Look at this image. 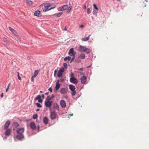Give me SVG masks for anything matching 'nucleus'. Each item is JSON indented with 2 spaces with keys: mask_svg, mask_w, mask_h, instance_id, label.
<instances>
[{
  "mask_svg": "<svg viewBox=\"0 0 149 149\" xmlns=\"http://www.w3.org/2000/svg\"><path fill=\"white\" fill-rule=\"evenodd\" d=\"M52 6V5L50 3H47L45 4L44 5V7L45 8V9H44L43 10V12H45L49 10L52 9H53L56 8V6H54L53 7H51L49 8Z\"/></svg>",
  "mask_w": 149,
  "mask_h": 149,
  "instance_id": "1",
  "label": "nucleus"
},
{
  "mask_svg": "<svg viewBox=\"0 0 149 149\" xmlns=\"http://www.w3.org/2000/svg\"><path fill=\"white\" fill-rule=\"evenodd\" d=\"M70 81L73 84H77L78 83V80L74 77V74L71 73L70 75Z\"/></svg>",
  "mask_w": 149,
  "mask_h": 149,
  "instance_id": "2",
  "label": "nucleus"
},
{
  "mask_svg": "<svg viewBox=\"0 0 149 149\" xmlns=\"http://www.w3.org/2000/svg\"><path fill=\"white\" fill-rule=\"evenodd\" d=\"M69 88L70 90L72 91L71 95L72 96H74L76 95V92L75 91L76 88L74 85L70 84L69 85Z\"/></svg>",
  "mask_w": 149,
  "mask_h": 149,
  "instance_id": "3",
  "label": "nucleus"
},
{
  "mask_svg": "<svg viewBox=\"0 0 149 149\" xmlns=\"http://www.w3.org/2000/svg\"><path fill=\"white\" fill-rule=\"evenodd\" d=\"M68 91V88H62L60 91V93L62 94H66Z\"/></svg>",
  "mask_w": 149,
  "mask_h": 149,
  "instance_id": "4",
  "label": "nucleus"
},
{
  "mask_svg": "<svg viewBox=\"0 0 149 149\" xmlns=\"http://www.w3.org/2000/svg\"><path fill=\"white\" fill-rule=\"evenodd\" d=\"M56 113L55 111H52L51 112L50 115V118L52 120L55 119L56 118Z\"/></svg>",
  "mask_w": 149,
  "mask_h": 149,
  "instance_id": "5",
  "label": "nucleus"
},
{
  "mask_svg": "<svg viewBox=\"0 0 149 149\" xmlns=\"http://www.w3.org/2000/svg\"><path fill=\"white\" fill-rule=\"evenodd\" d=\"M64 71V68H62L61 69L59 70L58 72L57 76L58 77H61L63 74V72Z\"/></svg>",
  "mask_w": 149,
  "mask_h": 149,
  "instance_id": "6",
  "label": "nucleus"
},
{
  "mask_svg": "<svg viewBox=\"0 0 149 149\" xmlns=\"http://www.w3.org/2000/svg\"><path fill=\"white\" fill-rule=\"evenodd\" d=\"M68 54L70 56H75V52H74L73 48H72L70 50Z\"/></svg>",
  "mask_w": 149,
  "mask_h": 149,
  "instance_id": "7",
  "label": "nucleus"
},
{
  "mask_svg": "<svg viewBox=\"0 0 149 149\" xmlns=\"http://www.w3.org/2000/svg\"><path fill=\"white\" fill-rule=\"evenodd\" d=\"M81 83L83 84H86L87 81V77L85 76L81 77Z\"/></svg>",
  "mask_w": 149,
  "mask_h": 149,
  "instance_id": "8",
  "label": "nucleus"
},
{
  "mask_svg": "<svg viewBox=\"0 0 149 149\" xmlns=\"http://www.w3.org/2000/svg\"><path fill=\"white\" fill-rule=\"evenodd\" d=\"M24 132V129L23 128H18L17 130V134H23V133Z\"/></svg>",
  "mask_w": 149,
  "mask_h": 149,
  "instance_id": "9",
  "label": "nucleus"
},
{
  "mask_svg": "<svg viewBox=\"0 0 149 149\" xmlns=\"http://www.w3.org/2000/svg\"><path fill=\"white\" fill-rule=\"evenodd\" d=\"M52 103V101H45V104L47 107H50Z\"/></svg>",
  "mask_w": 149,
  "mask_h": 149,
  "instance_id": "10",
  "label": "nucleus"
},
{
  "mask_svg": "<svg viewBox=\"0 0 149 149\" xmlns=\"http://www.w3.org/2000/svg\"><path fill=\"white\" fill-rule=\"evenodd\" d=\"M17 139L19 140H21L24 138L23 134H18L16 136Z\"/></svg>",
  "mask_w": 149,
  "mask_h": 149,
  "instance_id": "11",
  "label": "nucleus"
},
{
  "mask_svg": "<svg viewBox=\"0 0 149 149\" xmlns=\"http://www.w3.org/2000/svg\"><path fill=\"white\" fill-rule=\"evenodd\" d=\"M10 122L9 120H7L5 124L4 128L7 129L8 128L9 125L10 124Z\"/></svg>",
  "mask_w": 149,
  "mask_h": 149,
  "instance_id": "12",
  "label": "nucleus"
},
{
  "mask_svg": "<svg viewBox=\"0 0 149 149\" xmlns=\"http://www.w3.org/2000/svg\"><path fill=\"white\" fill-rule=\"evenodd\" d=\"M2 40L5 43L6 45H9V42L6 38L5 37L3 38L2 39Z\"/></svg>",
  "mask_w": 149,
  "mask_h": 149,
  "instance_id": "13",
  "label": "nucleus"
},
{
  "mask_svg": "<svg viewBox=\"0 0 149 149\" xmlns=\"http://www.w3.org/2000/svg\"><path fill=\"white\" fill-rule=\"evenodd\" d=\"M60 104L63 108H65L66 106V103L65 101L63 100H61L60 101Z\"/></svg>",
  "mask_w": 149,
  "mask_h": 149,
  "instance_id": "14",
  "label": "nucleus"
},
{
  "mask_svg": "<svg viewBox=\"0 0 149 149\" xmlns=\"http://www.w3.org/2000/svg\"><path fill=\"white\" fill-rule=\"evenodd\" d=\"M30 126L31 128L33 130H34L36 128L35 124L33 122H31L30 124Z\"/></svg>",
  "mask_w": 149,
  "mask_h": 149,
  "instance_id": "15",
  "label": "nucleus"
},
{
  "mask_svg": "<svg viewBox=\"0 0 149 149\" xmlns=\"http://www.w3.org/2000/svg\"><path fill=\"white\" fill-rule=\"evenodd\" d=\"M38 100V102L39 103H42V100L41 99V96L40 95H38L35 99V100Z\"/></svg>",
  "mask_w": 149,
  "mask_h": 149,
  "instance_id": "16",
  "label": "nucleus"
},
{
  "mask_svg": "<svg viewBox=\"0 0 149 149\" xmlns=\"http://www.w3.org/2000/svg\"><path fill=\"white\" fill-rule=\"evenodd\" d=\"M86 47L83 46H79V51L81 52H85Z\"/></svg>",
  "mask_w": 149,
  "mask_h": 149,
  "instance_id": "17",
  "label": "nucleus"
},
{
  "mask_svg": "<svg viewBox=\"0 0 149 149\" xmlns=\"http://www.w3.org/2000/svg\"><path fill=\"white\" fill-rule=\"evenodd\" d=\"M60 86V85L59 83V81L58 80L56 83V86L55 87L56 91H58L59 89Z\"/></svg>",
  "mask_w": 149,
  "mask_h": 149,
  "instance_id": "18",
  "label": "nucleus"
},
{
  "mask_svg": "<svg viewBox=\"0 0 149 149\" xmlns=\"http://www.w3.org/2000/svg\"><path fill=\"white\" fill-rule=\"evenodd\" d=\"M11 130L10 129H8L5 132V134L6 136H9L10 134Z\"/></svg>",
  "mask_w": 149,
  "mask_h": 149,
  "instance_id": "19",
  "label": "nucleus"
},
{
  "mask_svg": "<svg viewBox=\"0 0 149 149\" xmlns=\"http://www.w3.org/2000/svg\"><path fill=\"white\" fill-rule=\"evenodd\" d=\"M26 3L27 5L30 6L33 4V2L30 0H26Z\"/></svg>",
  "mask_w": 149,
  "mask_h": 149,
  "instance_id": "20",
  "label": "nucleus"
},
{
  "mask_svg": "<svg viewBox=\"0 0 149 149\" xmlns=\"http://www.w3.org/2000/svg\"><path fill=\"white\" fill-rule=\"evenodd\" d=\"M63 13H55L54 15V16L55 17H59L61 16L63 14Z\"/></svg>",
  "mask_w": 149,
  "mask_h": 149,
  "instance_id": "21",
  "label": "nucleus"
},
{
  "mask_svg": "<svg viewBox=\"0 0 149 149\" xmlns=\"http://www.w3.org/2000/svg\"><path fill=\"white\" fill-rule=\"evenodd\" d=\"M43 122L45 124H47L48 122V118L46 117L44 118L43 120Z\"/></svg>",
  "mask_w": 149,
  "mask_h": 149,
  "instance_id": "22",
  "label": "nucleus"
},
{
  "mask_svg": "<svg viewBox=\"0 0 149 149\" xmlns=\"http://www.w3.org/2000/svg\"><path fill=\"white\" fill-rule=\"evenodd\" d=\"M85 57V55L84 54H81L80 55L79 57L81 59H84Z\"/></svg>",
  "mask_w": 149,
  "mask_h": 149,
  "instance_id": "23",
  "label": "nucleus"
},
{
  "mask_svg": "<svg viewBox=\"0 0 149 149\" xmlns=\"http://www.w3.org/2000/svg\"><path fill=\"white\" fill-rule=\"evenodd\" d=\"M63 9L64 11L66 10L68 8V6L67 5H65L62 6Z\"/></svg>",
  "mask_w": 149,
  "mask_h": 149,
  "instance_id": "24",
  "label": "nucleus"
},
{
  "mask_svg": "<svg viewBox=\"0 0 149 149\" xmlns=\"http://www.w3.org/2000/svg\"><path fill=\"white\" fill-rule=\"evenodd\" d=\"M71 59V58L69 56H68L65 57L64 60L65 61H66L67 60H68V61H70Z\"/></svg>",
  "mask_w": 149,
  "mask_h": 149,
  "instance_id": "25",
  "label": "nucleus"
},
{
  "mask_svg": "<svg viewBox=\"0 0 149 149\" xmlns=\"http://www.w3.org/2000/svg\"><path fill=\"white\" fill-rule=\"evenodd\" d=\"M90 35H89V36L88 37H86L85 38H82V40L83 41H86V40H88L89 39V37H90Z\"/></svg>",
  "mask_w": 149,
  "mask_h": 149,
  "instance_id": "26",
  "label": "nucleus"
},
{
  "mask_svg": "<svg viewBox=\"0 0 149 149\" xmlns=\"http://www.w3.org/2000/svg\"><path fill=\"white\" fill-rule=\"evenodd\" d=\"M13 125L15 127H17L19 126V124L17 122H14L13 123Z\"/></svg>",
  "mask_w": 149,
  "mask_h": 149,
  "instance_id": "27",
  "label": "nucleus"
},
{
  "mask_svg": "<svg viewBox=\"0 0 149 149\" xmlns=\"http://www.w3.org/2000/svg\"><path fill=\"white\" fill-rule=\"evenodd\" d=\"M52 99V98L49 96H47L45 101H50V100Z\"/></svg>",
  "mask_w": 149,
  "mask_h": 149,
  "instance_id": "28",
  "label": "nucleus"
},
{
  "mask_svg": "<svg viewBox=\"0 0 149 149\" xmlns=\"http://www.w3.org/2000/svg\"><path fill=\"white\" fill-rule=\"evenodd\" d=\"M40 13V11L39 10H37L35 12L34 14V15L36 16H38L39 15Z\"/></svg>",
  "mask_w": 149,
  "mask_h": 149,
  "instance_id": "29",
  "label": "nucleus"
},
{
  "mask_svg": "<svg viewBox=\"0 0 149 149\" xmlns=\"http://www.w3.org/2000/svg\"><path fill=\"white\" fill-rule=\"evenodd\" d=\"M38 72L37 70H36L34 72V75H33V76L34 77H36V76L38 75Z\"/></svg>",
  "mask_w": 149,
  "mask_h": 149,
  "instance_id": "30",
  "label": "nucleus"
},
{
  "mask_svg": "<svg viewBox=\"0 0 149 149\" xmlns=\"http://www.w3.org/2000/svg\"><path fill=\"white\" fill-rule=\"evenodd\" d=\"M90 51L91 50L90 49L86 48L85 52H86L87 53H89L90 52Z\"/></svg>",
  "mask_w": 149,
  "mask_h": 149,
  "instance_id": "31",
  "label": "nucleus"
},
{
  "mask_svg": "<svg viewBox=\"0 0 149 149\" xmlns=\"http://www.w3.org/2000/svg\"><path fill=\"white\" fill-rule=\"evenodd\" d=\"M12 33L15 36H17V33L16 31L14 30V31H13L12 32Z\"/></svg>",
  "mask_w": 149,
  "mask_h": 149,
  "instance_id": "32",
  "label": "nucleus"
},
{
  "mask_svg": "<svg viewBox=\"0 0 149 149\" xmlns=\"http://www.w3.org/2000/svg\"><path fill=\"white\" fill-rule=\"evenodd\" d=\"M58 10L59 11H64L62 6L58 8Z\"/></svg>",
  "mask_w": 149,
  "mask_h": 149,
  "instance_id": "33",
  "label": "nucleus"
},
{
  "mask_svg": "<svg viewBox=\"0 0 149 149\" xmlns=\"http://www.w3.org/2000/svg\"><path fill=\"white\" fill-rule=\"evenodd\" d=\"M93 7H94V9H95V10H98V8L97 7L96 5L95 4H93Z\"/></svg>",
  "mask_w": 149,
  "mask_h": 149,
  "instance_id": "34",
  "label": "nucleus"
},
{
  "mask_svg": "<svg viewBox=\"0 0 149 149\" xmlns=\"http://www.w3.org/2000/svg\"><path fill=\"white\" fill-rule=\"evenodd\" d=\"M72 8V7L71 6H70L68 8V9L67 10V12L68 13H69L70 11L71 10Z\"/></svg>",
  "mask_w": 149,
  "mask_h": 149,
  "instance_id": "35",
  "label": "nucleus"
},
{
  "mask_svg": "<svg viewBox=\"0 0 149 149\" xmlns=\"http://www.w3.org/2000/svg\"><path fill=\"white\" fill-rule=\"evenodd\" d=\"M38 117V115L37 114H35L33 115V118L34 119H36Z\"/></svg>",
  "mask_w": 149,
  "mask_h": 149,
  "instance_id": "36",
  "label": "nucleus"
},
{
  "mask_svg": "<svg viewBox=\"0 0 149 149\" xmlns=\"http://www.w3.org/2000/svg\"><path fill=\"white\" fill-rule=\"evenodd\" d=\"M87 12L88 14H89L91 13L90 9L89 8L87 9Z\"/></svg>",
  "mask_w": 149,
  "mask_h": 149,
  "instance_id": "37",
  "label": "nucleus"
},
{
  "mask_svg": "<svg viewBox=\"0 0 149 149\" xmlns=\"http://www.w3.org/2000/svg\"><path fill=\"white\" fill-rule=\"evenodd\" d=\"M36 105L38 107H42V106L41 105H40V104L39 103H36Z\"/></svg>",
  "mask_w": 149,
  "mask_h": 149,
  "instance_id": "38",
  "label": "nucleus"
},
{
  "mask_svg": "<svg viewBox=\"0 0 149 149\" xmlns=\"http://www.w3.org/2000/svg\"><path fill=\"white\" fill-rule=\"evenodd\" d=\"M9 29L12 32L14 30L13 29H12L9 26L8 27Z\"/></svg>",
  "mask_w": 149,
  "mask_h": 149,
  "instance_id": "39",
  "label": "nucleus"
},
{
  "mask_svg": "<svg viewBox=\"0 0 149 149\" xmlns=\"http://www.w3.org/2000/svg\"><path fill=\"white\" fill-rule=\"evenodd\" d=\"M63 66H64V67L65 68H67V67L68 65H67V63H63Z\"/></svg>",
  "mask_w": 149,
  "mask_h": 149,
  "instance_id": "40",
  "label": "nucleus"
},
{
  "mask_svg": "<svg viewBox=\"0 0 149 149\" xmlns=\"http://www.w3.org/2000/svg\"><path fill=\"white\" fill-rule=\"evenodd\" d=\"M17 77L18 79L19 80L21 81L22 80V79L21 77L19 76V75H17Z\"/></svg>",
  "mask_w": 149,
  "mask_h": 149,
  "instance_id": "41",
  "label": "nucleus"
},
{
  "mask_svg": "<svg viewBox=\"0 0 149 149\" xmlns=\"http://www.w3.org/2000/svg\"><path fill=\"white\" fill-rule=\"evenodd\" d=\"M34 77L33 76L31 78V81L32 82H33L34 81L33 78H34Z\"/></svg>",
  "mask_w": 149,
  "mask_h": 149,
  "instance_id": "42",
  "label": "nucleus"
},
{
  "mask_svg": "<svg viewBox=\"0 0 149 149\" xmlns=\"http://www.w3.org/2000/svg\"><path fill=\"white\" fill-rule=\"evenodd\" d=\"M57 70H56L55 71H54V76H56V73H57Z\"/></svg>",
  "mask_w": 149,
  "mask_h": 149,
  "instance_id": "43",
  "label": "nucleus"
},
{
  "mask_svg": "<svg viewBox=\"0 0 149 149\" xmlns=\"http://www.w3.org/2000/svg\"><path fill=\"white\" fill-rule=\"evenodd\" d=\"M17 36V38L18 39L19 41H21V38L19 36Z\"/></svg>",
  "mask_w": 149,
  "mask_h": 149,
  "instance_id": "44",
  "label": "nucleus"
},
{
  "mask_svg": "<svg viewBox=\"0 0 149 149\" xmlns=\"http://www.w3.org/2000/svg\"><path fill=\"white\" fill-rule=\"evenodd\" d=\"M49 91L51 92H52V90L51 88H50L49 89Z\"/></svg>",
  "mask_w": 149,
  "mask_h": 149,
  "instance_id": "45",
  "label": "nucleus"
},
{
  "mask_svg": "<svg viewBox=\"0 0 149 149\" xmlns=\"http://www.w3.org/2000/svg\"><path fill=\"white\" fill-rule=\"evenodd\" d=\"M84 27V25L83 24H81L79 26L80 28H83Z\"/></svg>",
  "mask_w": 149,
  "mask_h": 149,
  "instance_id": "46",
  "label": "nucleus"
},
{
  "mask_svg": "<svg viewBox=\"0 0 149 149\" xmlns=\"http://www.w3.org/2000/svg\"><path fill=\"white\" fill-rule=\"evenodd\" d=\"M3 93H2L1 95V98H2L3 97Z\"/></svg>",
  "mask_w": 149,
  "mask_h": 149,
  "instance_id": "47",
  "label": "nucleus"
},
{
  "mask_svg": "<svg viewBox=\"0 0 149 149\" xmlns=\"http://www.w3.org/2000/svg\"><path fill=\"white\" fill-rule=\"evenodd\" d=\"M83 68H80L78 70H79L80 71H82L83 70Z\"/></svg>",
  "mask_w": 149,
  "mask_h": 149,
  "instance_id": "48",
  "label": "nucleus"
},
{
  "mask_svg": "<svg viewBox=\"0 0 149 149\" xmlns=\"http://www.w3.org/2000/svg\"><path fill=\"white\" fill-rule=\"evenodd\" d=\"M51 97V98H52H52H54V95H53V94L52 95V97Z\"/></svg>",
  "mask_w": 149,
  "mask_h": 149,
  "instance_id": "49",
  "label": "nucleus"
},
{
  "mask_svg": "<svg viewBox=\"0 0 149 149\" xmlns=\"http://www.w3.org/2000/svg\"><path fill=\"white\" fill-rule=\"evenodd\" d=\"M73 58H72V59H71V62L74 59V56H73Z\"/></svg>",
  "mask_w": 149,
  "mask_h": 149,
  "instance_id": "50",
  "label": "nucleus"
},
{
  "mask_svg": "<svg viewBox=\"0 0 149 149\" xmlns=\"http://www.w3.org/2000/svg\"><path fill=\"white\" fill-rule=\"evenodd\" d=\"M63 30H64V31H66L67 30V29L66 28V26H65V28H64V29Z\"/></svg>",
  "mask_w": 149,
  "mask_h": 149,
  "instance_id": "51",
  "label": "nucleus"
},
{
  "mask_svg": "<svg viewBox=\"0 0 149 149\" xmlns=\"http://www.w3.org/2000/svg\"><path fill=\"white\" fill-rule=\"evenodd\" d=\"M10 83L8 85V86H7V88H9L10 86Z\"/></svg>",
  "mask_w": 149,
  "mask_h": 149,
  "instance_id": "52",
  "label": "nucleus"
},
{
  "mask_svg": "<svg viewBox=\"0 0 149 149\" xmlns=\"http://www.w3.org/2000/svg\"><path fill=\"white\" fill-rule=\"evenodd\" d=\"M42 98H43V99L44 98L45 96H44V95H42Z\"/></svg>",
  "mask_w": 149,
  "mask_h": 149,
  "instance_id": "53",
  "label": "nucleus"
},
{
  "mask_svg": "<svg viewBox=\"0 0 149 149\" xmlns=\"http://www.w3.org/2000/svg\"><path fill=\"white\" fill-rule=\"evenodd\" d=\"M86 5H85L84 6V9L85 10H86Z\"/></svg>",
  "mask_w": 149,
  "mask_h": 149,
  "instance_id": "54",
  "label": "nucleus"
},
{
  "mask_svg": "<svg viewBox=\"0 0 149 149\" xmlns=\"http://www.w3.org/2000/svg\"><path fill=\"white\" fill-rule=\"evenodd\" d=\"M69 115L70 116H72L73 115V114L72 113H70L69 114Z\"/></svg>",
  "mask_w": 149,
  "mask_h": 149,
  "instance_id": "55",
  "label": "nucleus"
},
{
  "mask_svg": "<svg viewBox=\"0 0 149 149\" xmlns=\"http://www.w3.org/2000/svg\"><path fill=\"white\" fill-rule=\"evenodd\" d=\"M9 88H7H7H6V92H7L8 91V89H9Z\"/></svg>",
  "mask_w": 149,
  "mask_h": 149,
  "instance_id": "56",
  "label": "nucleus"
},
{
  "mask_svg": "<svg viewBox=\"0 0 149 149\" xmlns=\"http://www.w3.org/2000/svg\"><path fill=\"white\" fill-rule=\"evenodd\" d=\"M80 74L82 75L83 74V72H81L80 73Z\"/></svg>",
  "mask_w": 149,
  "mask_h": 149,
  "instance_id": "57",
  "label": "nucleus"
},
{
  "mask_svg": "<svg viewBox=\"0 0 149 149\" xmlns=\"http://www.w3.org/2000/svg\"><path fill=\"white\" fill-rule=\"evenodd\" d=\"M40 110V109H38L37 110H36V111H39Z\"/></svg>",
  "mask_w": 149,
  "mask_h": 149,
  "instance_id": "58",
  "label": "nucleus"
},
{
  "mask_svg": "<svg viewBox=\"0 0 149 149\" xmlns=\"http://www.w3.org/2000/svg\"><path fill=\"white\" fill-rule=\"evenodd\" d=\"M49 110L51 111H52V109H51V107H49Z\"/></svg>",
  "mask_w": 149,
  "mask_h": 149,
  "instance_id": "59",
  "label": "nucleus"
},
{
  "mask_svg": "<svg viewBox=\"0 0 149 149\" xmlns=\"http://www.w3.org/2000/svg\"><path fill=\"white\" fill-rule=\"evenodd\" d=\"M17 75H19V72H17Z\"/></svg>",
  "mask_w": 149,
  "mask_h": 149,
  "instance_id": "60",
  "label": "nucleus"
},
{
  "mask_svg": "<svg viewBox=\"0 0 149 149\" xmlns=\"http://www.w3.org/2000/svg\"><path fill=\"white\" fill-rule=\"evenodd\" d=\"M93 13L95 14H96V13H95V12H94V11H93Z\"/></svg>",
  "mask_w": 149,
  "mask_h": 149,
  "instance_id": "61",
  "label": "nucleus"
},
{
  "mask_svg": "<svg viewBox=\"0 0 149 149\" xmlns=\"http://www.w3.org/2000/svg\"><path fill=\"white\" fill-rule=\"evenodd\" d=\"M48 93H45V95H48Z\"/></svg>",
  "mask_w": 149,
  "mask_h": 149,
  "instance_id": "62",
  "label": "nucleus"
},
{
  "mask_svg": "<svg viewBox=\"0 0 149 149\" xmlns=\"http://www.w3.org/2000/svg\"><path fill=\"white\" fill-rule=\"evenodd\" d=\"M39 125H38V129H39Z\"/></svg>",
  "mask_w": 149,
  "mask_h": 149,
  "instance_id": "63",
  "label": "nucleus"
},
{
  "mask_svg": "<svg viewBox=\"0 0 149 149\" xmlns=\"http://www.w3.org/2000/svg\"><path fill=\"white\" fill-rule=\"evenodd\" d=\"M40 93H42V91H40Z\"/></svg>",
  "mask_w": 149,
  "mask_h": 149,
  "instance_id": "64",
  "label": "nucleus"
}]
</instances>
